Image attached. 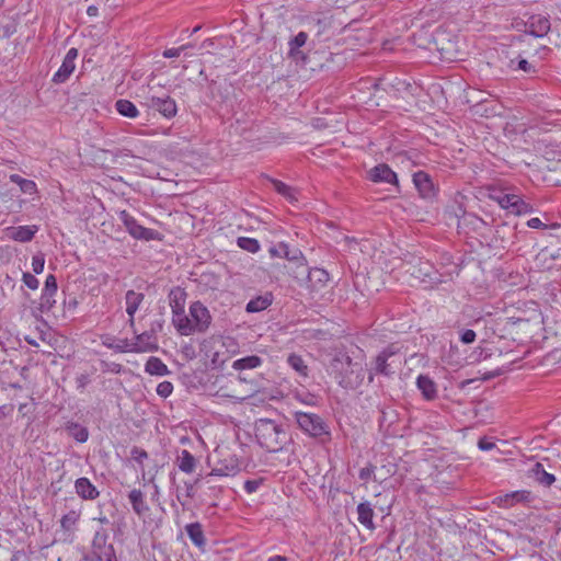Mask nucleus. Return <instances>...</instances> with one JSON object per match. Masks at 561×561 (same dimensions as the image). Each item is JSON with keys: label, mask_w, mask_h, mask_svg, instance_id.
I'll return each mask as SVG.
<instances>
[{"label": "nucleus", "mask_w": 561, "mask_h": 561, "mask_svg": "<svg viewBox=\"0 0 561 561\" xmlns=\"http://www.w3.org/2000/svg\"><path fill=\"white\" fill-rule=\"evenodd\" d=\"M331 375L344 389H357L364 381L365 369L362 363L353 362L345 352H337L330 364Z\"/></svg>", "instance_id": "1"}, {"label": "nucleus", "mask_w": 561, "mask_h": 561, "mask_svg": "<svg viewBox=\"0 0 561 561\" xmlns=\"http://www.w3.org/2000/svg\"><path fill=\"white\" fill-rule=\"evenodd\" d=\"M254 430L256 442L270 453L280 451L290 442L287 426L276 421L260 419Z\"/></svg>", "instance_id": "2"}, {"label": "nucleus", "mask_w": 561, "mask_h": 561, "mask_svg": "<svg viewBox=\"0 0 561 561\" xmlns=\"http://www.w3.org/2000/svg\"><path fill=\"white\" fill-rule=\"evenodd\" d=\"M293 415L305 434L322 443L331 439L330 426L320 415L302 411H296Z\"/></svg>", "instance_id": "3"}, {"label": "nucleus", "mask_w": 561, "mask_h": 561, "mask_svg": "<svg viewBox=\"0 0 561 561\" xmlns=\"http://www.w3.org/2000/svg\"><path fill=\"white\" fill-rule=\"evenodd\" d=\"M402 360L403 355L400 347L397 344H390L376 356L371 371L390 377L400 368ZM373 373H370L369 381H373Z\"/></svg>", "instance_id": "4"}, {"label": "nucleus", "mask_w": 561, "mask_h": 561, "mask_svg": "<svg viewBox=\"0 0 561 561\" xmlns=\"http://www.w3.org/2000/svg\"><path fill=\"white\" fill-rule=\"evenodd\" d=\"M82 561H118L113 543L108 542V533L101 528L94 533L91 548Z\"/></svg>", "instance_id": "5"}, {"label": "nucleus", "mask_w": 561, "mask_h": 561, "mask_svg": "<svg viewBox=\"0 0 561 561\" xmlns=\"http://www.w3.org/2000/svg\"><path fill=\"white\" fill-rule=\"evenodd\" d=\"M118 217L127 232L133 238L144 241L162 240V234L158 230L146 228L139 225L138 221L127 210H122Z\"/></svg>", "instance_id": "6"}, {"label": "nucleus", "mask_w": 561, "mask_h": 561, "mask_svg": "<svg viewBox=\"0 0 561 561\" xmlns=\"http://www.w3.org/2000/svg\"><path fill=\"white\" fill-rule=\"evenodd\" d=\"M294 277L298 280L307 279L311 287L320 288L329 282V273L319 267L309 268L307 264L298 266Z\"/></svg>", "instance_id": "7"}, {"label": "nucleus", "mask_w": 561, "mask_h": 561, "mask_svg": "<svg viewBox=\"0 0 561 561\" xmlns=\"http://www.w3.org/2000/svg\"><path fill=\"white\" fill-rule=\"evenodd\" d=\"M148 108L159 112L164 118L171 119L178 114V106L174 99L169 95L165 96H149L146 101Z\"/></svg>", "instance_id": "8"}, {"label": "nucleus", "mask_w": 561, "mask_h": 561, "mask_svg": "<svg viewBox=\"0 0 561 561\" xmlns=\"http://www.w3.org/2000/svg\"><path fill=\"white\" fill-rule=\"evenodd\" d=\"M190 317L193 321L195 333L206 332L211 323L209 310L201 301L191 304Z\"/></svg>", "instance_id": "9"}, {"label": "nucleus", "mask_w": 561, "mask_h": 561, "mask_svg": "<svg viewBox=\"0 0 561 561\" xmlns=\"http://www.w3.org/2000/svg\"><path fill=\"white\" fill-rule=\"evenodd\" d=\"M222 491V486L214 482V477L208 473L205 477H202L201 501L204 504L216 507L217 500L221 496Z\"/></svg>", "instance_id": "10"}, {"label": "nucleus", "mask_w": 561, "mask_h": 561, "mask_svg": "<svg viewBox=\"0 0 561 561\" xmlns=\"http://www.w3.org/2000/svg\"><path fill=\"white\" fill-rule=\"evenodd\" d=\"M77 57H78L77 48L72 47L67 51L61 66L53 76L51 81L54 83L61 84V83H65L70 78V76L72 75V72L76 69L75 61H76Z\"/></svg>", "instance_id": "11"}, {"label": "nucleus", "mask_w": 561, "mask_h": 561, "mask_svg": "<svg viewBox=\"0 0 561 561\" xmlns=\"http://www.w3.org/2000/svg\"><path fill=\"white\" fill-rule=\"evenodd\" d=\"M407 272L423 283H434L437 280V272L428 261L417 259L416 264L411 265Z\"/></svg>", "instance_id": "12"}, {"label": "nucleus", "mask_w": 561, "mask_h": 561, "mask_svg": "<svg viewBox=\"0 0 561 561\" xmlns=\"http://www.w3.org/2000/svg\"><path fill=\"white\" fill-rule=\"evenodd\" d=\"M57 289H58L57 279H56L55 275L49 274L46 277L44 288L42 290L41 302H39V307H41L42 311H49L54 307V305L56 302V300L54 299V296L56 295Z\"/></svg>", "instance_id": "13"}, {"label": "nucleus", "mask_w": 561, "mask_h": 561, "mask_svg": "<svg viewBox=\"0 0 561 561\" xmlns=\"http://www.w3.org/2000/svg\"><path fill=\"white\" fill-rule=\"evenodd\" d=\"M413 183L423 198L435 196V186L432 178L424 171H417L413 174Z\"/></svg>", "instance_id": "14"}, {"label": "nucleus", "mask_w": 561, "mask_h": 561, "mask_svg": "<svg viewBox=\"0 0 561 561\" xmlns=\"http://www.w3.org/2000/svg\"><path fill=\"white\" fill-rule=\"evenodd\" d=\"M525 25L526 31L535 37H542L550 31L549 19L540 14L531 15Z\"/></svg>", "instance_id": "15"}, {"label": "nucleus", "mask_w": 561, "mask_h": 561, "mask_svg": "<svg viewBox=\"0 0 561 561\" xmlns=\"http://www.w3.org/2000/svg\"><path fill=\"white\" fill-rule=\"evenodd\" d=\"M369 179L373 182H385L389 184H398V178L394 171L386 164L379 163L369 171Z\"/></svg>", "instance_id": "16"}, {"label": "nucleus", "mask_w": 561, "mask_h": 561, "mask_svg": "<svg viewBox=\"0 0 561 561\" xmlns=\"http://www.w3.org/2000/svg\"><path fill=\"white\" fill-rule=\"evenodd\" d=\"M75 490L77 495L84 501H94L100 496V491L85 477L79 478L75 481Z\"/></svg>", "instance_id": "17"}, {"label": "nucleus", "mask_w": 561, "mask_h": 561, "mask_svg": "<svg viewBox=\"0 0 561 561\" xmlns=\"http://www.w3.org/2000/svg\"><path fill=\"white\" fill-rule=\"evenodd\" d=\"M37 231L36 225L10 227L7 229V236L14 241L26 243L33 240Z\"/></svg>", "instance_id": "18"}, {"label": "nucleus", "mask_w": 561, "mask_h": 561, "mask_svg": "<svg viewBox=\"0 0 561 561\" xmlns=\"http://www.w3.org/2000/svg\"><path fill=\"white\" fill-rule=\"evenodd\" d=\"M135 347H144L145 350H136V353L153 352L158 350L156 329L145 331L133 340Z\"/></svg>", "instance_id": "19"}, {"label": "nucleus", "mask_w": 561, "mask_h": 561, "mask_svg": "<svg viewBox=\"0 0 561 561\" xmlns=\"http://www.w3.org/2000/svg\"><path fill=\"white\" fill-rule=\"evenodd\" d=\"M357 520L368 530H375L376 525L374 523L375 512L369 502H362L357 505Z\"/></svg>", "instance_id": "20"}, {"label": "nucleus", "mask_w": 561, "mask_h": 561, "mask_svg": "<svg viewBox=\"0 0 561 561\" xmlns=\"http://www.w3.org/2000/svg\"><path fill=\"white\" fill-rule=\"evenodd\" d=\"M144 294L137 293L133 289L128 290L125 295L126 300V312L129 316V325L133 328L135 325L134 316L138 310L139 306L144 301Z\"/></svg>", "instance_id": "21"}, {"label": "nucleus", "mask_w": 561, "mask_h": 561, "mask_svg": "<svg viewBox=\"0 0 561 561\" xmlns=\"http://www.w3.org/2000/svg\"><path fill=\"white\" fill-rule=\"evenodd\" d=\"M186 291L181 287H174L169 293V305L173 313H178L181 316V311L185 310L186 304Z\"/></svg>", "instance_id": "22"}, {"label": "nucleus", "mask_w": 561, "mask_h": 561, "mask_svg": "<svg viewBox=\"0 0 561 561\" xmlns=\"http://www.w3.org/2000/svg\"><path fill=\"white\" fill-rule=\"evenodd\" d=\"M240 467L236 459L225 460L219 462L215 468L208 472L211 477H233L239 473Z\"/></svg>", "instance_id": "23"}, {"label": "nucleus", "mask_w": 561, "mask_h": 561, "mask_svg": "<svg viewBox=\"0 0 561 561\" xmlns=\"http://www.w3.org/2000/svg\"><path fill=\"white\" fill-rule=\"evenodd\" d=\"M416 386L426 400H434L437 397V387L427 375H420L416 379Z\"/></svg>", "instance_id": "24"}, {"label": "nucleus", "mask_w": 561, "mask_h": 561, "mask_svg": "<svg viewBox=\"0 0 561 561\" xmlns=\"http://www.w3.org/2000/svg\"><path fill=\"white\" fill-rule=\"evenodd\" d=\"M172 316V322L181 335L195 333L193 321L185 314V310L181 311V316L178 313H173Z\"/></svg>", "instance_id": "25"}, {"label": "nucleus", "mask_w": 561, "mask_h": 561, "mask_svg": "<svg viewBox=\"0 0 561 561\" xmlns=\"http://www.w3.org/2000/svg\"><path fill=\"white\" fill-rule=\"evenodd\" d=\"M185 531L191 541L197 547L203 549L206 545L203 526L201 523H191L185 526Z\"/></svg>", "instance_id": "26"}, {"label": "nucleus", "mask_w": 561, "mask_h": 561, "mask_svg": "<svg viewBox=\"0 0 561 561\" xmlns=\"http://www.w3.org/2000/svg\"><path fill=\"white\" fill-rule=\"evenodd\" d=\"M176 465L182 472L188 474L195 471L197 460L187 449H182L176 457Z\"/></svg>", "instance_id": "27"}, {"label": "nucleus", "mask_w": 561, "mask_h": 561, "mask_svg": "<svg viewBox=\"0 0 561 561\" xmlns=\"http://www.w3.org/2000/svg\"><path fill=\"white\" fill-rule=\"evenodd\" d=\"M273 302V295L271 293H266L262 296H257L251 299L247 306L245 310L249 313H255L267 309Z\"/></svg>", "instance_id": "28"}, {"label": "nucleus", "mask_w": 561, "mask_h": 561, "mask_svg": "<svg viewBox=\"0 0 561 561\" xmlns=\"http://www.w3.org/2000/svg\"><path fill=\"white\" fill-rule=\"evenodd\" d=\"M128 500L131 504L133 511L138 516L144 515L146 512L149 511V506L147 505L145 501V495L141 492V490L134 489L128 493Z\"/></svg>", "instance_id": "29"}, {"label": "nucleus", "mask_w": 561, "mask_h": 561, "mask_svg": "<svg viewBox=\"0 0 561 561\" xmlns=\"http://www.w3.org/2000/svg\"><path fill=\"white\" fill-rule=\"evenodd\" d=\"M534 479L543 486H550L554 481L556 477L551 473H548L543 465L540 462H536L529 470Z\"/></svg>", "instance_id": "30"}, {"label": "nucleus", "mask_w": 561, "mask_h": 561, "mask_svg": "<svg viewBox=\"0 0 561 561\" xmlns=\"http://www.w3.org/2000/svg\"><path fill=\"white\" fill-rule=\"evenodd\" d=\"M507 68L512 71L522 70L527 75H536L537 70L535 65L518 55L516 58H511L507 62Z\"/></svg>", "instance_id": "31"}, {"label": "nucleus", "mask_w": 561, "mask_h": 561, "mask_svg": "<svg viewBox=\"0 0 561 561\" xmlns=\"http://www.w3.org/2000/svg\"><path fill=\"white\" fill-rule=\"evenodd\" d=\"M145 371L152 376H165L170 371L168 366L158 357H149L145 365Z\"/></svg>", "instance_id": "32"}, {"label": "nucleus", "mask_w": 561, "mask_h": 561, "mask_svg": "<svg viewBox=\"0 0 561 561\" xmlns=\"http://www.w3.org/2000/svg\"><path fill=\"white\" fill-rule=\"evenodd\" d=\"M263 363V359L257 355H249L239 359H236L232 363V368L234 370H245V369H254L260 367Z\"/></svg>", "instance_id": "33"}, {"label": "nucleus", "mask_w": 561, "mask_h": 561, "mask_svg": "<svg viewBox=\"0 0 561 561\" xmlns=\"http://www.w3.org/2000/svg\"><path fill=\"white\" fill-rule=\"evenodd\" d=\"M308 34L306 32H299L289 41V56L291 58L297 60L298 58L302 57V53L299 50V48L306 44Z\"/></svg>", "instance_id": "34"}, {"label": "nucleus", "mask_w": 561, "mask_h": 561, "mask_svg": "<svg viewBox=\"0 0 561 561\" xmlns=\"http://www.w3.org/2000/svg\"><path fill=\"white\" fill-rule=\"evenodd\" d=\"M115 108L122 116L128 118H136L139 115L136 105L129 100L121 99L116 101Z\"/></svg>", "instance_id": "35"}, {"label": "nucleus", "mask_w": 561, "mask_h": 561, "mask_svg": "<svg viewBox=\"0 0 561 561\" xmlns=\"http://www.w3.org/2000/svg\"><path fill=\"white\" fill-rule=\"evenodd\" d=\"M69 436L76 439L78 443H85L89 438V431L85 426L79 423H68L66 427Z\"/></svg>", "instance_id": "36"}, {"label": "nucleus", "mask_w": 561, "mask_h": 561, "mask_svg": "<svg viewBox=\"0 0 561 561\" xmlns=\"http://www.w3.org/2000/svg\"><path fill=\"white\" fill-rule=\"evenodd\" d=\"M512 203L513 204H512L511 209H510L511 214L520 216V215L533 213V210H534L533 206L529 203L525 202L517 194H515V197H514Z\"/></svg>", "instance_id": "37"}, {"label": "nucleus", "mask_w": 561, "mask_h": 561, "mask_svg": "<svg viewBox=\"0 0 561 561\" xmlns=\"http://www.w3.org/2000/svg\"><path fill=\"white\" fill-rule=\"evenodd\" d=\"M288 365L295 369L299 376L307 377L308 376V366L306 365L304 358L298 354H290L287 358Z\"/></svg>", "instance_id": "38"}, {"label": "nucleus", "mask_w": 561, "mask_h": 561, "mask_svg": "<svg viewBox=\"0 0 561 561\" xmlns=\"http://www.w3.org/2000/svg\"><path fill=\"white\" fill-rule=\"evenodd\" d=\"M10 180H11V182L18 184L20 186L21 191L25 194L32 195V194L36 193V191H37L36 184L34 181L24 179L19 174H12L10 176Z\"/></svg>", "instance_id": "39"}, {"label": "nucleus", "mask_w": 561, "mask_h": 561, "mask_svg": "<svg viewBox=\"0 0 561 561\" xmlns=\"http://www.w3.org/2000/svg\"><path fill=\"white\" fill-rule=\"evenodd\" d=\"M528 492L526 491H516L510 494H505L503 497H500V502L503 507H511L515 503L523 502L527 499Z\"/></svg>", "instance_id": "40"}, {"label": "nucleus", "mask_w": 561, "mask_h": 561, "mask_svg": "<svg viewBox=\"0 0 561 561\" xmlns=\"http://www.w3.org/2000/svg\"><path fill=\"white\" fill-rule=\"evenodd\" d=\"M80 513L72 510L61 517L60 527L65 531H71L75 528L76 524L78 523Z\"/></svg>", "instance_id": "41"}, {"label": "nucleus", "mask_w": 561, "mask_h": 561, "mask_svg": "<svg viewBox=\"0 0 561 561\" xmlns=\"http://www.w3.org/2000/svg\"><path fill=\"white\" fill-rule=\"evenodd\" d=\"M237 244L239 248L250 253H256L260 250V243L254 238L239 237Z\"/></svg>", "instance_id": "42"}, {"label": "nucleus", "mask_w": 561, "mask_h": 561, "mask_svg": "<svg viewBox=\"0 0 561 561\" xmlns=\"http://www.w3.org/2000/svg\"><path fill=\"white\" fill-rule=\"evenodd\" d=\"M272 184H273V187L274 190L283 195L285 198H287L288 201L293 202V201H296V196L294 194V190L288 186L287 184H285L284 182L279 181V180H272Z\"/></svg>", "instance_id": "43"}, {"label": "nucleus", "mask_w": 561, "mask_h": 561, "mask_svg": "<svg viewBox=\"0 0 561 561\" xmlns=\"http://www.w3.org/2000/svg\"><path fill=\"white\" fill-rule=\"evenodd\" d=\"M194 47H195L194 44L187 43V44L181 45L179 47L168 48V49L163 50L162 56L164 58L179 57L181 54H184L185 56H190L187 50L192 49Z\"/></svg>", "instance_id": "44"}, {"label": "nucleus", "mask_w": 561, "mask_h": 561, "mask_svg": "<svg viewBox=\"0 0 561 561\" xmlns=\"http://www.w3.org/2000/svg\"><path fill=\"white\" fill-rule=\"evenodd\" d=\"M136 350H145L144 347H135L133 340L123 339L119 340L118 343L115 345V352L118 353H136Z\"/></svg>", "instance_id": "45"}, {"label": "nucleus", "mask_w": 561, "mask_h": 561, "mask_svg": "<svg viewBox=\"0 0 561 561\" xmlns=\"http://www.w3.org/2000/svg\"><path fill=\"white\" fill-rule=\"evenodd\" d=\"M284 257L287 259L290 262L296 263L297 267L300 266L301 264L306 263V259H305L302 252L299 249L290 250L288 248V254L284 255Z\"/></svg>", "instance_id": "46"}, {"label": "nucleus", "mask_w": 561, "mask_h": 561, "mask_svg": "<svg viewBox=\"0 0 561 561\" xmlns=\"http://www.w3.org/2000/svg\"><path fill=\"white\" fill-rule=\"evenodd\" d=\"M268 252L272 257H284V255L288 254V245L284 242H279L275 245H272L268 249Z\"/></svg>", "instance_id": "47"}, {"label": "nucleus", "mask_w": 561, "mask_h": 561, "mask_svg": "<svg viewBox=\"0 0 561 561\" xmlns=\"http://www.w3.org/2000/svg\"><path fill=\"white\" fill-rule=\"evenodd\" d=\"M173 391V385L170 381H162L157 387V394L161 398H168Z\"/></svg>", "instance_id": "48"}, {"label": "nucleus", "mask_w": 561, "mask_h": 561, "mask_svg": "<svg viewBox=\"0 0 561 561\" xmlns=\"http://www.w3.org/2000/svg\"><path fill=\"white\" fill-rule=\"evenodd\" d=\"M45 259L43 254H36L32 259V268L35 274H41L44 271Z\"/></svg>", "instance_id": "49"}, {"label": "nucleus", "mask_w": 561, "mask_h": 561, "mask_svg": "<svg viewBox=\"0 0 561 561\" xmlns=\"http://www.w3.org/2000/svg\"><path fill=\"white\" fill-rule=\"evenodd\" d=\"M130 456L138 463H142L148 458V453L140 447L134 446L130 450Z\"/></svg>", "instance_id": "50"}, {"label": "nucleus", "mask_w": 561, "mask_h": 561, "mask_svg": "<svg viewBox=\"0 0 561 561\" xmlns=\"http://www.w3.org/2000/svg\"><path fill=\"white\" fill-rule=\"evenodd\" d=\"M22 279H23V283L25 284V286H27L32 290L37 289L39 286L38 279L33 274H31L28 272L23 273Z\"/></svg>", "instance_id": "51"}, {"label": "nucleus", "mask_w": 561, "mask_h": 561, "mask_svg": "<svg viewBox=\"0 0 561 561\" xmlns=\"http://www.w3.org/2000/svg\"><path fill=\"white\" fill-rule=\"evenodd\" d=\"M195 488H202V477H197L194 482H185L186 496L193 499L195 496Z\"/></svg>", "instance_id": "52"}, {"label": "nucleus", "mask_w": 561, "mask_h": 561, "mask_svg": "<svg viewBox=\"0 0 561 561\" xmlns=\"http://www.w3.org/2000/svg\"><path fill=\"white\" fill-rule=\"evenodd\" d=\"M477 334L471 329H466L460 332V341L463 344H471L476 341Z\"/></svg>", "instance_id": "53"}, {"label": "nucleus", "mask_w": 561, "mask_h": 561, "mask_svg": "<svg viewBox=\"0 0 561 561\" xmlns=\"http://www.w3.org/2000/svg\"><path fill=\"white\" fill-rule=\"evenodd\" d=\"M514 197L515 194L513 193H506L505 195H503V197H501V201H499L500 207L510 211Z\"/></svg>", "instance_id": "54"}, {"label": "nucleus", "mask_w": 561, "mask_h": 561, "mask_svg": "<svg viewBox=\"0 0 561 561\" xmlns=\"http://www.w3.org/2000/svg\"><path fill=\"white\" fill-rule=\"evenodd\" d=\"M90 376L88 374H81L76 378L77 389L83 391L84 388L90 383Z\"/></svg>", "instance_id": "55"}, {"label": "nucleus", "mask_w": 561, "mask_h": 561, "mask_svg": "<svg viewBox=\"0 0 561 561\" xmlns=\"http://www.w3.org/2000/svg\"><path fill=\"white\" fill-rule=\"evenodd\" d=\"M375 468L376 467L373 465H368L367 467L362 468L358 474L359 479L363 481L369 480L375 472Z\"/></svg>", "instance_id": "56"}, {"label": "nucleus", "mask_w": 561, "mask_h": 561, "mask_svg": "<svg viewBox=\"0 0 561 561\" xmlns=\"http://www.w3.org/2000/svg\"><path fill=\"white\" fill-rule=\"evenodd\" d=\"M478 447L483 451H489L495 447V444L488 437H482L478 442Z\"/></svg>", "instance_id": "57"}, {"label": "nucleus", "mask_w": 561, "mask_h": 561, "mask_svg": "<svg viewBox=\"0 0 561 561\" xmlns=\"http://www.w3.org/2000/svg\"><path fill=\"white\" fill-rule=\"evenodd\" d=\"M261 483H262L261 480H247L244 482V490H245L247 493L251 494V493L255 492L259 489Z\"/></svg>", "instance_id": "58"}, {"label": "nucleus", "mask_w": 561, "mask_h": 561, "mask_svg": "<svg viewBox=\"0 0 561 561\" xmlns=\"http://www.w3.org/2000/svg\"><path fill=\"white\" fill-rule=\"evenodd\" d=\"M527 226L533 229H541L546 228L547 226L537 217L530 218L527 221Z\"/></svg>", "instance_id": "59"}, {"label": "nucleus", "mask_w": 561, "mask_h": 561, "mask_svg": "<svg viewBox=\"0 0 561 561\" xmlns=\"http://www.w3.org/2000/svg\"><path fill=\"white\" fill-rule=\"evenodd\" d=\"M506 192L503 190L493 188L490 191V198L499 204V201H501V197L505 195Z\"/></svg>", "instance_id": "60"}, {"label": "nucleus", "mask_w": 561, "mask_h": 561, "mask_svg": "<svg viewBox=\"0 0 561 561\" xmlns=\"http://www.w3.org/2000/svg\"><path fill=\"white\" fill-rule=\"evenodd\" d=\"M209 91H210V94L213 95L214 99L216 98L217 94H218V96L221 100L224 99L222 94L219 92L217 81H215V80L210 81V83H209Z\"/></svg>", "instance_id": "61"}, {"label": "nucleus", "mask_w": 561, "mask_h": 561, "mask_svg": "<svg viewBox=\"0 0 561 561\" xmlns=\"http://www.w3.org/2000/svg\"><path fill=\"white\" fill-rule=\"evenodd\" d=\"M297 398L306 404L312 405L316 403L314 396L310 393L306 394V398H302L300 394H298Z\"/></svg>", "instance_id": "62"}, {"label": "nucleus", "mask_w": 561, "mask_h": 561, "mask_svg": "<svg viewBox=\"0 0 561 561\" xmlns=\"http://www.w3.org/2000/svg\"><path fill=\"white\" fill-rule=\"evenodd\" d=\"M103 345L111 348V350H114L115 351V345L116 343L113 342V339L110 337V336H105L102 341Z\"/></svg>", "instance_id": "63"}, {"label": "nucleus", "mask_w": 561, "mask_h": 561, "mask_svg": "<svg viewBox=\"0 0 561 561\" xmlns=\"http://www.w3.org/2000/svg\"><path fill=\"white\" fill-rule=\"evenodd\" d=\"M87 14H88L89 16H96V15L99 14V9H98V7H96V5H93V4H92V5H90V7H88V9H87Z\"/></svg>", "instance_id": "64"}]
</instances>
